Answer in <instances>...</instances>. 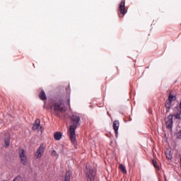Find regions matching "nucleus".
Returning a JSON list of instances; mask_svg holds the SVG:
<instances>
[{"mask_svg": "<svg viewBox=\"0 0 181 181\" xmlns=\"http://www.w3.org/2000/svg\"><path fill=\"white\" fill-rule=\"evenodd\" d=\"M33 129L34 131H37L38 132H43V127H42V126H40V119H37L33 125Z\"/></svg>", "mask_w": 181, "mask_h": 181, "instance_id": "0eeeda50", "label": "nucleus"}, {"mask_svg": "<svg viewBox=\"0 0 181 181\" xmlns=\"http://www.w3.org/2000/svg\"><path fill=\"white\" fill-rule=\"evenodd\" d=\"M120 170H122V172H123V173H127V169H125V166H124V165L120 164L119 166Z\"/></svg>", "mask_w": 181, "mask_h": 181, "instance_id": "2eb2a0df", "label": "nucleus"}, {"mask_svg": "<svg viewBox=\"0 0 181 181\" xmlns=\"http://www.w3.org/2000/svg\"><path fill=\"white\" fill-rule=\"evenodd\" d=\"M51 110H52L56 117H60V113L64 111V102L59 100L51 106Z\"/></svg>", "mask_w": 181, "mask_h": 181, "instance_id": "f03ea898", "label": "nucleus"}, {"mask_svg": "<svg viewBox=\"0 0 181 181\" xmlns=\"http://www.w3.org/2000/svg\"><path fill=\"white\" fill-rule=\"evenodd\" d=\"M62 132H57L54 134V138L56 139V141H60V139H62Z\"/></svg>", "mask_w": 181, "mask_h": 181, "instance_id": "ddd939ff", "label": "nucleus"}, {"mask_svg": "<svg viewBox=\"0 0 181 181\" xmlns=\"http://www.w3.org/2000/svg\"><path fill=\"white\" fill-rule=\"evenodd\" d=\"M165 124L167 128L169 129H172V127H173V115H170L166 119H165Z\"/></svg>", "mask_w": 181, "mask_h": 181, "instance_id": "1a4fd4ad", "label": "nucleus"}, {"mask_svg": "<svg viewBox=\"0 0 181 181\" xmlns=\"http://www.w3.org/2000/svg\"><path fill=\"white\" fill-rule=\"evenodd\" d=\"M95 175H97V171L93 169V168L90 166H86V177L87 181H94L95 179Z\"/></svg>", "mask_w": 181, "mask_h": 181, "instance_id": "7ed1b4c3", "label": "nucleus"}, {"mask_svg": "<svg viewBox=\"0 0 181 181\" xmlns=\"http://www.w3.org/2000/svg\"><path fill=\"white\" fill-rule=\"evenodd\" d=\"M180 114H181V111H180L178 113H177V114H175L174 115V117H175V118H177V119H179V118H180Z\"/></svg>", "mask_w": 181, "mask_h": 181, "instance_id": "6ab92c4d", "label": "nucleus"}, {"mask_svg": "<svg viewBox=\"0 0 181 181\" xmlns=\"http://www.w3.org/2000/svg\"><path fill=\"white\" fill-rule=\"evenodd\" d=\"M165 156H166L167 159H172V156L170 155V152H166Z\"/></svg>", "mask_w": 181, "mask_h": 181, "instance_id": "a211bd4d", "label": "nucleus"}, {"mask_svg": "<svg viewBox=\"0 0 181 181\" xmlns=\"http://www.w3.org/2000/svg\"><path fill=\"white\" fill-rule=\"evenodd\" d=\"M39 97L40 100H42V101H45V100H47L45 90H41V92L40 93Z\"/></svg>", "mask_w": 181, "mask_h": 181, "instance_id": "f8f14e48", "label": "nucleus"}, {"mask_svg": "<svg viewBox=\"0 0 181 181\" xmlns=\"http://www.w3.org/2000/svg\"><path fill=\"white\" fill-rule=\"evenodd\" d=\"M45 146L44 144H41L39 146V148H37V151L35 152V156H36V158H40L41 156H43V153H45Z\"/></svg>", "mask_w": 181, "mask_h": 181, "instance_id": "6e6552de", "label": "nucleus"}, {"mask_svg": "<svg viewBox=\"0 0 181 181\" xmlns=\"http://www.w3.org/2000/svg\"><path fill=\"white\" fill-rule=\"evenodd\" d=\"M175 101H176V96L172 93H170L168 95V98L165 100L164 105L166 108L167 112H169V110L172 108V105L175 104Z\"/></svg>", "mask_w": 181, "mask_h": 181, "instance_id": "20e7f679", "label": "nucleus"}, {"mask_svg": "<svg viewBox=\"0 0 181 181\" xmlns=\"http://www.w3.org/2000/svg\"><path fill=\"white\" fill-rule=\"evenodd\" d=\"M152 163H153L154 168H156V169H159V165H158V162H156V160H153Z\"/></svg>", "mask_w": 181, "mask_h": 181, "instance_id": "dca6fc26", "label": "nucleus"}, {"mask_svg": "<svg viewBox=\"0 0 181 181\" xmlns=\"http://www.w3.org/2000/svg\"><path fill=\"white\" fill-rule=\"evenodd\" d=\"M72 124L69 127V139L75 148H77V140L76 139V129L77 126L80 125V116L78 115H73L71 117Z\"/></svg>", "mask_w": 181, "mask_h": 181, "instance_id": "f257e3e1", "label": "nucleus"}, {"mask_svg": "<svg viewBox=\"0 0 181 181\" xmlns=\"http://www.w3.org/2000/svg\"><path fill=\"white\" fill-rule=\"evenodd\" d=\"M128 11L125 8V0H122L119 8H118V15L119 18H124L125 13H127Z\"/></svg>", "mask_w": 181, "mask_h": 181, "instance_id": "39448f33", "label": "nucleus"}, {"mask_svg": "<svg viewBox=\"0 0 181 181\" xmlns=\"http://www.w3.org/2000/svg\"><path fill=\"white\" fill-rule=\"evenodd\" d=\"M68 105H70V99H68Z\"/></svg>", "mask_w": 181, "mask_h": 181, "instance_id": "4be33fe9", "label": "nucleus"}, {"mask_svg": "<svg viewBox=\"0 0 181 181\" xmlns=\"http://www.w3.org/2000/svg\"><path fill=\"white\" fill-rule=\"evenodd\" d=\"M177 137L179 139H181V130H180L177 133Z\"/></svg>", "mask_w": 181, "mask_h": 181, "instance_id": "aec40b11", "label": "nucleus"}, {"mask_svg": "<svg viewBox=\"0 0 181 181\" xmlns=\"http://www.w3.org/2000/svg\"><path fill=\"white\" fill-rule=\"evenodd\" d=\"M70 176H71V172L67 171L65 174L64 181H70Z\"/></svg>", "mask_w": 181, "mask_h": 181, "instance_id": "4468645a", "label": "nucleus"}, {"mask_svg": "<svg viewBox=\"0 0 181 181\" xmlns=\"http://www.w3.org/2000/svg\"><path fill=\"white\" fill-rule=\"evenodd\" d=\"M51 155L52 156H56L57 158H58L59 155L57 154V152H56V151L53 150L51 151Z\"/></svg>", "mask_w": 181, "mask_h": 181, "instance_id": "f3484780", "label": "nucleus"}, {"mask_svg": "<svg viewBox=\"0 0 181 181\" xmlns=\"http://www.w3.org/2000/svg\"><path fill=\"white\" fill-rule=\"evenodd\" d=\"M13 181H23L22 177H16Z\"/></svg>", "mask_w": 181, "mask_h": 181, "instance_id": "412c9836", "label": "nucleus"}, {"mask_svg": "<svg viewBox=\"0 0 181 181\" xmlns=\"http://www.w3.org/2000/svg\"><path fill=\"white\" fill-rule=\"evenodd\" d=\"M112 127L115 131V136L118 138V129H119V121L118 120L114 121Z\"/></svg>", "mask_w": 181, "mask_h": 181, "instance_id": "9b49d317", "label": "nucleus"}, {"mask_svg": "<svg viewBox=\"0 0 181 181\" xmlns=\"http://www.w3.org/2000/svg\"><path fill=\"white\" fill-rule=\"evenodd\" d=\"M4 146L5 148H8L9 146V144H11V134H9V132H4Z\"/></svg>", "mask_w": 181, "mask_h": 181, "instance_id": "9d476101", "label": "nucleus"}, {"mask_svg": "<svg viewBox=\"0 0 181 181\" xmlns=\"http://www.w3.org/2000/svg\"><path fill=\"white\" fill-rule=\"evenodd\" d=\"M19 157L21 158V162L23 165H28V156H26V153L25 150L23 148L18 151Z\"/></svg>", "mask_w": 181, "mask_h": 181, "instance_id": "423d86ee", "label": "nucleus"}]
</instances>
